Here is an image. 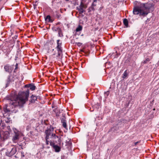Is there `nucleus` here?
I'll use <instances>...</instances> for the list:
<instances>
[{"mask_svg": "<svg viewBox=\"0 0 159 159\" xmlns=\"http://www.w3.org/2000/svg\"><path fill=\"white\" fill-rule=\"evenodd\" d=\"M29 95V90L18 93L17 95L11 96L8 100L10 106L12 108L16 107L20 108L28 101Z\"/></svg>", "mask_w": 159, "mask_h": 159, "instance_id": "nucleus-1", "label": "nucleus"}, {"mask_svg": "<svg viewBox=\"0 0 159 159\" xmlns=\"http://www.w3.org/2000/svg\"><path fill=\"white\" fill-rule=\"evenodd\" d=\"M140 4L142 6V8L144 11V12L142 13V15H145L146 16L149 13V9L153 10L154 9V3L150 2Z\"/></svg>", "mask_w": 159, "mask_h": 159, "instance_id": "nucleus-2", "label": "nucleus"}, {"mask_svg": "<svg viewBox=\"0 0 159 159\" xmlns=\"http://www.w3.org/2000/svg\"><path fill=\"white\" fill-rule=\"evenodd\" d=\"M53 128L52 127L50 129H48L45 131V133L46 135V140H47L50 137L51 138L54 139H57L58 142L60 144L61 143V137L56 136L55 134L52 133V130L53 131Z\"/></svg>", "mask_w": 159, "mask_h": 159, "instance_id": "nucleus-3", "label": "nucleus"}, {"mask_svg": "<svg viewBox=\"0 0 159 159\" xmlns=\"http://www.w3.org/2000/svg\"><path fill=\"white\" fill-rule=\"evenodd\" d=\"M144 12V11L142 8V6L140 4L139 6L136 7L134 8L133 11V13L134 14L138 15L139 14L140 16H145V15H142V13Z\"/></svg>", "mask_w": 159, "mask_h": 159, "instance_id": "nucleus-4", "label": "nucleus"}, {"mask_svg": "<svg viewBox=\"0 0 159 159\" xmlns=\"http://www.w3.org/2000/svg\"><path fill=\"white\" fill-rule=\"evenodd\" d=\"M57 52L51 55V57L54 60H60L61 58L62 54V50H57Z\"/></svg>", "mask_w": 159, "mask_h": 159, "instance_id": "nucleus-5", "label": "nucleus"}, {"mask_svg": "<svg viewBox=\"0 0 159 159\" xmlns=\"http://www.w3.org/2000/svg\"><path fill=\"white\" fill-rule=\"evenodd\" d=\"M87 7V6L81 2L79 7H77L79 14H82L85 11V9Z\"/></svg>", "mask_w": 159, "mask_h": 159, "instance_id": "nucleus-6", "label": "nucleus"}, {"mask_svg": "<svg viewBox=\"0 0 159 159\" xmlns=\"http://www.w3.org/2000/svg\"><path fill=\"white\" fill-rule=\"evenodd\" d=\"M16 152V149L15 148H13L10 149H8L6 152L7 155L11 157L14 155Z\"/></svg>", "mask_w": 159, "mask_h": 159, "instance_id": "nucleus-7", "label": "nucleus"}, {"mask_svg": "<svg viewBox=\"0 0 159 159\" xmlns=\"http://www.w3.org/2000/svg\"><path fill=\"white\" fill-rule=\"evenodd\" d=\"M52 30L53 31L58 32L59 37H62L63 36V35L62 32L60 28L54 27L52 28Z\"/></svg>", "mask_w": 159, "mask_h": 159, "instance_id": "nucleus-8", "label": "nucleus"}, {"mask_svg": "<svg viewBox=\"0 0 159 159\" xmlns=\"http://www.w3.org/2000/svg\"><path fill=\"white\" fill-rule=\"evenodd\" d=\"M15 134L13 137L12 140L13 142L14 143H16L17 140L19 139V136L20 134V133L19 132L16 133H15Z\"/></svg>", "mask_w": 159, "mask_h": 159, "instance_id": "nucleus-9", "label": "nucleus"}, {"mask_svg": "<svg viewBox=\"0 0 159 159\" xmlns=\"http://www.w3.org/2000/svg\"><path fill=\"white\" fill-rule=\"evenodd\" d=\"M4 68L6 72L10 73L12 71L11 67L8 65L5 66Z\"/></svg>", "mask_w": 159, "mask_h": 159, "instance_id": "nucleus-10", "label": "nucleus"}, {"mask_svg": "<svg viewBox=\"0 0 159 159\" xmlns=\"http://www.w3.org/2000/svg\"><path fill=\"white\" fill-rule=\"evenodd\" d=\"M60 40H57V46L56 47V48L57 49V50H62L61 47V42Z\"/></svg>", "mask_w": 159, "mask_h": 159, "instance_id": "nucleus-11", "label": "nucleus"}, {"mask_svg": "<svg viewBox=\"0 0 159 159\" xmlns=\"http://www.w3.org/2000/svg\"><path fill=\"white\" fill-rule=\"evenodd\" d=\"M25 86L27 87H30V89L32 91L34 90L36 88L35 86L31 84H26L25 85Z\"/></svg>", "mask_w": 159, "mask_h": 159, "instance_id": "nucleus-12", "label": "nucleus"}, {"mask_svg": "<svg viewBox=\"0 0 159 159\" xmlns=\"http://www.w3.org/2000/svg\"><path fill=\"white\" fill-rule=\"evenodd\" d=\"M61 122L64 128H66L67 126L65 117H63L61 119Z\"/></svg>", "mask_w": 159, "mask_h": 159, "instance_id": "nucleus-13", "label": "nucleus"}, {"mask_svg": "<svg viewBox=\"0 0 159 159\" xmlns=\"http://www.w3.org/2000/svg\"><path fill=\"white\" fill-rule=\"evenodd\" d=\"M97 2V0H94L93 1V2L92 5V6L91 7H90L89 8V11H90L91 10H94V7L96 6V5L94 4V3L95 2Z\"/></svg>", "mask_w": 159, "mask_h": 159, "instance_id": "nucleus-14", "label": "nucleus"}, {"mask_svg": "<svg viewBox=\"0 0 159 159\" xmlns=\"http://www.w3.org/2000/svg\"><path fill=\"white\" fill-rule=\"evenodd\" d=\"M37 98L36 96L34 95H32L31 97L30 102L31 103H34L35 102V101L37 100Z\"/></svg>", "mask_w": 159, "mask_h": 159, "instance_id": "nucleus-15", "label": "nucleus"}, {"mask_svg": "<svg viewBox=\"0 0 159 159\" xmlns=\"http://www.w3.org/2000/svg\"><path fill=\"white\" fill-rule=\"evenodd\" d=\"M53 148L56 152H59L61 149V148L58 145H56L54 146Z\"/></svg>", "mask_w": 159, "mask_h": 159, "instance_id": "nucleus-16", "label": "nucleus"}, {"mask_svg": "<svg viewBox=\"0 0 159 159\" xmlns=\"http://www.w3.org/2000/svg\"><path fill=\"white\" fill-rule=\"evenodd\" d=\"M123 23L127 27L128 25V21L126 19H125L124 20Z\"/></svg>", "mask_w": 159, "mask_h": 159, "instance_id": "nucleus-17", "label": "nucleus"}, {"mask_svg": "<svg viewBox=\"0 0 159 159\" xmlns=\"http://www.w3.org/2000/svg\"><path fill=\"white\" fill-rule=\"evenodd\" d=\"M128 75V74L127 72V70H125L124 72L122 78L123 79H125Z\"/></svg>", "mask_w": 159, "mask_h": 159, "instance_id": "nucleus-18", "label": "nucleus"}, {"mask_svg": "<svg viewBox=\"0 0 159 159\" xmlns=\"http://www.w3.org/2000/svg\"><path fill=\"white\" fill-rule=\"evenodd\" d=\"M82 27L80 25H79V26L76 29V31L77 32H78L82 30Z\"/></svg>", "mask_w": 159, "mask_h": 159, "instance_id": "nucleus-19", "label": "nucleus"}, {"mask_svg": "<svg viewBox=\"0 0 159 159\" xmlns=\"http://www.w3.org/2000/svg\"><path fill=\"white\" fill-rule=\"evenodd\" d=\"M45 20L48 22H52V21H51L50 16L49 15H48L47 16Z\"/></svg>", "mask_w": 159, "mask_h": 159, "instance_id": "nucleus-20", "label": "nucleus"}, {"mask_svg": "<svg viewBox=\"0 0 159 159\" xmlns=\"http://www.w3.org/2000/svg\"><path fill=\"white\" fill-rule=\"evenodd\" d=\"M150 61L149 58H147L145 60L143 61V63L144 64L146 63L147 62H149Z\"/></svg>", "mask_w": 159, "mask_h": 159, "instance_id": "nucleus-21", "label": "nucleus"}, {"mask_svg": "<svg viewBox=\"0 0 159 159\" xmlns=\"http://www.w3.org/2000/svg\"><path fill=\"white\" fill-rule=\"evenodd\" d=\"M4 126L3 124L0 123V131L4 129Z\"/></svg>", "mask_w": 159, "mask_h": 159, "instance_id": "nucleus-22", "label": "nucleus"}, {"mask_svg": "<svg viewBox=\"0 0 159 159\" xmlns=\"http://www.w3.org/2000/svg\"><path fill=\"white\" fill-rule=\"evenodd\" d=\"M109 91H107L105 93V98L107 97L109 95Z\"/></svg>", "mask_w": 159, "mask_h": 159, "instance_id": "nucleus-23", "label": "nucleus"}, {"mask_svg": "<svg viewBox=\"0 0 159 159\" xmlns=\"http://www.w3.org/2000/svg\"><path fill=\"white\" fill-rule=\"evenodd\" d=\"M4 111L5 112H9V111H10V110H9V109H7V107L6 108L4 107Z\"/></svg>", "mask_w": 159, "mask_h": 159, "instance_id": "nucleus-24", "label": "nucleus"}, {"mask_svg": "<svg viewBox=\"0 0 159 159\" xmlns=\"http://www.w3.org/2000/svg\"><path fill=\"white\" fill-rule=\"evenodd\" d=\"M10 78H8L7 80V82L6 84V85H7L6 87H7V85L9 84V83H10Z\"/></svg>", "mask_w": 159, "mask_h": 159, "instance_id": "nucleus-25", "label": "nucleus"}, {"mask_svg": "<svg viewBox=\"0 0 159 159\" xmlns=\"http://www.w3.org/2000/svg\"><path fill=\"white\" fill-rule=\"evenodd\" d=\"M76 44L78 46H80L82 44V43L80 42L78 43H76Z\"/></svg>", "mask_w": 159, "mask_h": 159, "instance_id": "nucleus-26", "label": "nucleus"}, {"mask_svg": "<svg viewBox=\"0 0 159 159\" xmlns=\"http://www.w3.org/2000/svg\"><path fill=\"white\" fill-rule=\"evenodd\" d=\"M50 145L53 148L54 146L55 145L53 143L50 142Z\"/></svg>", "mask_w": 159, "mask_h": 159, "instance_id": "nucleus-27", "label": "nucleus"}, {"mask_svg": "<svg viewBox=\"0 0 159 159\" xmlns=\"http://www.w3.org/2000/svg\"><path fill=\"white\" fill-rule=\"evenodd\" d=\"M55 139L54 140L58 144H59V145H60L61 142L60 143V144L58 143L57 139Z\"/></svg>", "mask_w": 159, "mask_h": 159, "instance_id": "nucleus-28", "label": "nucleus"}, {"mask_svg": "<svg viewBox=\"0 0 159 159\" xmlns=\"http://www.w3.org/2000/svg\"><path fill=\"white\" fill-rule=\"evenodd\" d=\"M21 157H24L25 156V155H24V152H21Z\"/></svg>", "mask_w": 159, "mask_h": 159, "instance_id": "nucleus-29", "label": "nucleus"}, {"mask_svg": "<svg viewBox=\"0 0 159 159\" xmlns=\"http://www.w3.org/2000/svg\"><path fill=\"white\" fill-rule=\"evenodd\" d=\"M33 6H34V9H35V8L36 7V6H37L36 4H34L33 5Z\"/></svg>", "mask_w": 159, "mask_h": 159, "instance_id": "nucleus-30", "label": "nucleus"}, {"mask_svg": "<svg viewBox=\"0 0 159 159\" xmlns=\"http://www.w3.org/2000/svg\"><path fill=\"white\" fill-rule=\"evenodd\" d=\"M139 143V142H135V143H134V144L135 145H136V144H137L138 143Z\"/></svg>", "mask_w": 159, "mask_h": 159, "instance_id": "nucleus-31", "label": "nucleus"}, {"mask_svg": "<svg viewBox=\"0 0 159 159\" xmlns=\"http://www.w3.org/2000/svg\"><path fill=\"white\" fill-rule=\"evenodd\" d=\"M47 140H47L46 144H48V142H48V141Z\"/></svg>", "mask_w": 159, "mask_h": 159, "instance_id": "nucleus-32", "label": "nucleus"}, {"mask_svg": "<svg viewBox=\"0 0 159 159\" xmlns=\"http://www.w3.org/2000/svg\"><path fill=\"white\" fill-rule=\"evenodd\" d=\"M17 65H18V64L17 63L16 64V69L17 68Z\"/></svg>", "mask_w": 159, "mask_h": 159, "instance_id": "nucleus-33", "label": "nucleus"}, {"mask_svg": "<svg viewBox=\"0 0 159 159\" xmlns=\"http://www.w3.org/2000/svg\"><path fill=\"white\" fill-rule=\"evenodd\" d=\"M9 127H10V126H7V128H9Z\"/></svg>", "mask_w": 159, "mask_h": 159, "instance_id": "nucleus-34", "label": "nucleus"}, {"mask_svg": "<svg viewBox=\"0 0 159 159\" xmlns=\"http://www.w3.org/2000/svg\"><path fill=\"white\" fill-rule=\"evenodd\" d=\"M9 127H10V126H7V128H9Z\"/></svg>", "mask_w": 159, "mask_h": 159, "instance_id": "nucleus-35", "label": "nucleus"}, {"mask_svg": "<svg viewBox=\"0 0 159 159\" xmlns=\"http://www.w3.org/2000/svg\"><path fill=\"white\" fill-rule=\"evenodd\" d=\"M96 117V118H98V117H99V116H97Z\"/></svg>", "mask_w": 159, "mask_h": 159, "instance_id": "nucleus-36", "label": "nucleus"}, {"mask_svg": "<svg viewBox=\"0 0 159 159\" xmlns=\"http://www.w3.org/2000/svg\"><path fill=\"white\" fill-rule=\"evenodd\" d=\"M37 2V1H36V2H35V4H36V3Z\"/></svg>", "mask_w": 159, "mask_h": 159, "instance_id": "nucleus-37", "label": "nucleus"}, {"mask_svg": "<svg viewBox=\"0 0 159 159\" xmlns=\"http://www.w3.org/2000/svg\"><path fill=\"white\" fill-rule=\"evenodd\" d=\"M153 110H155V108H154V109H153Z\"/></svg>", "mask_w": 159, "mask_h": 159, "instance_id": "nucleus-38", "label": "nucleus"}, {"mask_svg": "<svg viewBox=\"0 0 159 159\" xmlns=\"http://www.w3.org/2000/svg\"><path fill=\"white\" fill-rule=\"evenodd\" d=\"M91 111H93V110H91Z\"/></svg>", "mask_w": 159, "mask_h": 159, "instance_id": "nucleus-39", "label": "nucleus"}, {"mask_svg": "<svg viewBox=\"0 0 159 159\" xmlns=\"http://www.w3.org/2000/svg\"><path fill=\"white\" fill-rule=\"evenodd\" d=\"M81 51H83V50H81Z\"/></svg>", "mask_w": 159, "mask_h": 159, "instance_id": "nucleus-40", "label": "nucleus"}]
</instances>
